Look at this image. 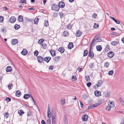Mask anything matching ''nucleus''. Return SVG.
Masks as SVG:
<instances>
[{
  "label": "nucleus",
  "mask_w": 124,
  "mask_h": 124,
  "mask_svg": "<svg viewBox=\"0 0 124 124\" xmlns=\"http://www.w3.org/2000/svg\"><path fill=\"white\" fill-rule=\"evenodd\" d=\"M52 10L58 11L59 9V7L58 5L54 4L52 6Z\"/></svg>",
  "instance_id": "1"
},
{
  "label": "nucleus",
  "mask_w": 124,
  "mask_h": 124,
  "mask_svg": "<svg viewBox=\"0 0 124 124\" xmlns=\"http://www.w3.org/2000/svg\"><path fill=\"white\" fill-rule=\"evenodd\" d=\"M16 18L13 16H12L9 19V22L11 23H13L16 21Z\"/></svg>",
  "instance_id": "2"
},
{
  "label": "nucleus",
  "mask_w": 124,
  "mask_h": 124,
  "mask_svg": "<svg viewBox=\"0 0 124 124\" xmlns=\"http://www.w3.org/2000/svg\"><path fill=\"white\" fill-rule=\"evenodd\" d=\"M107 55L108 57L112 58L113 57L114 55V53L112 51H110L109 53H108Z\"/></svg>",
  "instance_id": "3"
},
{
  "label": "nucleus",
  "mask_w": 124,
  "mask_h": 124,
  "mask_svg": "<svg viewBox=\"0 0 124 124\" xmlns=\"http://www.w3.org/2000/svg\"><path fill=\"white\" fill-rule=\"evenodd\" d=\"M65 4L63 1H61L59 3L58 6L59 7V8H63L64 7Z\"/></svg>",
  "instance_id": "4"
},
{
  "label": "nucleus",
  "mask_w": 124,
  "mask_h": 124,
  "mask_svg": "<svg viewBox=\"0 0 124 124\" xmlns=\"http://www.w3.org/2000/svg\"><path fill=\"white\" fill-rule=\"evenodd\" d=\"M88 118V116L85 114L84 115L82 116V119L83 121H85L87 120Z\"/></svg>",
  "instance_id": "5"
},
{
  "label": "nucleus",
  "mask_w": 124,
  "mask_h": 124,
  "mask_svg": "<svg viewBox=\"0 0 124 124\" xmlns=\"http://www.w3.org/2000/svg\"><path fill=\"white\" fill-rule=\"evenodd\" d=\"M51 58L49 56L46 57H45L43 60L45 61L47 63H48L51 59Z\"/></svg>",
  "instance_id": "6"
},
{
  "label": "nucleus",
  "mask_w": 124,
  "mask_h": 124,
  "mask_svg": "<svg viewBox=\"0 0 124 124\" xmlns=\"http://www.w3.org/2000/svg\"><path fill=\"white\" fill-rule=\"evenodd\" d=\"M37 59L38 62L40 63L42 62L43 60H44L43 58L40 56H38Z\"/></svg>",
  "instance_id": "7"
},
{
  "label": "nucleus",
  "mask_w": 124,
  "mask_h": 124,
  "mask_svg": "<svg viewBox=\"0 0 124 124\" xmlns=\"http://www.w3.org/2000/svg\"><path fill=\"white\" fill-rule=\"evenodd\" d=\"M95 95L96 96L99 97L101 95L100 92L97 91H96L94 92Z\"/></svg>",
  "instance_id": "8"
},
{
  "label": "nucleus",
  "mask_w": 124,
  "mask_h": 124,
  "mask_svg": "<svg viewBox=\"0 0 124 124\" xmlns=\"http://www.w3.org/2000/svg\"><path fill=\"white\" fill-rule=\"evenodd\" d=\"M99 104H93V105H91L88 107V109H89L93 108H94V107H96L99 106Z\"/></svg>",
  "instance_id": "9"
},
{
  "label": "nucleus",
  "mask_w": 124,
  "mask_h": 124,
  "mask_svg": "<svg viewBox=\"0 0 124 124\" xmlns=\"http://www.w3.org/2000/svg\"><path fill=\"white\" fill-rule=\"evenodd\" d=\"M82 34V32L79 30H78L76 33L75 35L77 37L80 36Z\"/></svg>",
  "instance_id": "10"
},
{
  "label": "nucleus",
  "mask_w": 124,
  "mask_h": 124,
  "mask_svg": "<svg viewBox=\"0 0 124 124\" xmlns=\"http://www.w3.org/2000/svg\"><path fill=\"white\" fill-rule=\"evenodd\" d=\"M50 52L52 56H54L55 55V50L51 49L50 50Z\"/></svg>",
  "instance_id": "11"
},
{
  "label": "nucleus",
  "mask_w": 124,
  "mask_h": 124,
  "mask_svg": "<svg viewBox=\"0 0 124 124\" xmlns=\"http://www.w3.org/2000/svg\"><path fill=\"white\" fill-rule=\"evenodd\" d=\"M12 68L10 66H8L6 68V71L7 72H11L12 71Z\"/></svg>",
  "instance_id": "12"
},
{
  "label": "nucleus",
  "mask_w": 124,
  "mask_h": 124,
  "mask_svg": "<svg viewBox=\"0 0 124 124\" xmlns=\"http://www.w3.org/2000/svg\"><path fill=\"white\" fill-rule=\"evenodd\" d=\"M27 53V50L25 49H24L21 52V54L23 55H26Z\"/></svg>",
  "instance_id": "13"
},
{
  "label": "nucleus",
  "mask_w": 124,
  "mask_h": 124,
  "mask_svg": "<svg viewBox=\"0 0 124 124\" xmlns=\"http://www.w3.org/2000/svg\"><path fill=\"white\" fill-rule=\"evenodd\" d=\"M64 49L63 47H60L58 49V51L61 53H63L64 51Z\"/></svg>",
  "instance_id": "14"
},
{
  "label": "nucleus",
  "mask_w": 124,
  "mask_h": 124,
  "mask_svg": "<svg viewBox=\"0 0 124 124\" xmlns=\"http://www.w3.org/2000/svg\"><path fill=\"white\" fill-rule=\"evenodd\" d=\"M73 47V43L72 42L69 43L68 46V47L69 49H71Z\"/></svg>",
  "instance_id": "15"
},
{
  "label": "nucleus",
  "mask_w": 124,
  "mask_h": 124,
  "mask_svg": "<svg viewBox=\"0 0 124 124\" xmlns=\"http://www.w3.org/2000/svg\"><path fill=\"white\" fill-rule=\"evenodd\" d=\"M21 92L20 91H17L16 92V96L18 97H19L21 95Z\"/></svg>",
  "instance_id": "16"
},
{
  "label": "nucleus",
  "mask_w": 124,
  "mask_h": 124,
  "mask_svg": "<svg viewBox=\"0 0 124 124\" xmlns=\"http://www.w3.org/2000/svg\"><path fill=\"white\" fill-rule=\"evenodd\" d=\"M98 84H96V86L97 87H100L101 86L102 84L103 83V82L101 80H99L98 81Z\"/></svg>",
  "instance_id": "17"
},
{
  "label": "nucleus",
  "mask_w": 124,
  "mask_h": 124,
  "mask_svg": "<svg viewBox=\"0 0 124 124\" xmlns=\"http://www.w3.org/2000/svg\"><path fill=\"white\" fill-rule=\"evenodd\" d=\"M47 117L48 118H50L51 117V112L50 109V108H48V110L47 111Z\"/></svg>",
  "instance_id": "18"
},
{
  "label": "nucleus",
  "mask_w": 124,
  "mask_h": 124,
  "mask_svg": "<svg viewBox=\"0 0 124 124\" xmlns=\"http://www.w3.org/2000/svg\"><path fill=\"white\" fill-rule=\"evenodd\" d=\"M18 42V40L16 39H13L12 40V45H15Z\"/></svg>",
  "instance_id": "19"
},
{
  "label": "nucleus",
  "mask_w": 124,
  "mask_h": 124,
  "mask_svg": "<svg viewBox=\"0 0 124 124\" xmlns=\"http://www.w3.org/2000/svg\"><path fill=\"white\" fill-rule=\"evenodd\" d=\"M108 105L111 108H113L115 106V104L113 101L111 102L109 104H108Z\"/></svg>",
  "instance_id": "20"
},
{
  "label": "nucleus",
  "mask_w": 124,
  "mask_h": 124,
  "mask_svg": "<svg viewBox=\"0 0 124 124\" xmlns=\"http://www.w3.org/2000/svg\"><path fill=\"white\" fill-rule=\"evenodd\" d=\"M30 96V95L29 94H26L24 95L23 97L25 99H28Z\"/></svg>",
  "instance_id": "21"
},
{
  "label": "nucleus",
  "mask_w": 124,
  "mask_h": 124,
  "mask_svg": "<svg viewBox=\"0 0 124 124\" xmlns=\"http://www.w3.org/2000/svg\"><path fill=\"white\" fill-rule=\"evenodd\" d=\"M96 49L97 51H100L102 49V47L101 46L99 45L96 46Z\"/></svg>",
  "instance_id": "22"
},
{
  "label": "nucleus",
  "mask_w": 124,
  "mask_h": 124,
  "mask_svg": "<svg viewBox=\"0 0 124 124\" xmlns=\"http://www.w3.org/2000/svg\"><path fill=\"white\" fill-rule=\"evenodd\" d=\"M18 19L19 22H22L23 20L22 16H18Z\"/></svg>",
  "instance_id": "23"
},
{
  "label": "nucleus",
  "mask_w": 124,
  "mask_h": 124,
  "mask_svg": "<svg viewBox=\"0 0 124 124\" xmlns=\"http://www.w3.org/2000/svg\"><path fill=\"white\" fill-rule=\"evenodd\" d=\"M88 55L91 58H92L94 56V54L93 52L89 51Z\"/></svg>",
  "instance_id": "24"
},
{
  "label": "nucleus",
  "mask_w": 124,
  "mask_h": 124,
  "mask_svg": "<svg viewBox=\"0 0 124 124\" xmlns=\"http://www.w3.org/2000/svg\"><path fill=\"white\" fill-rule=\"evenodd\" d=\"M20 26L17 24H16L14 26V28L16 30H17L18 29L20 28Z\"/></svg>",
  "instance_id": "25"
},
{
  "label": "nucleus",
  "mask_w": 124,
  "mask_h": 124,
  "mask_svg": "<svg viewBox=\"0 0 124 124\" xmlns=\"http://www.w3.org/2000/svg\"><path fill=\"white\" fill-rule=\"evenodd\" d=\"M42 47L43 49H45L47 47V46L46 44L44 43H43L42 45Z\"/></svg>",
  "instance_id": "26"
},
{
  "label": "nucleus",
  "mask_w": 124,
  "mask_h": 124,
  "mask_svg": "<svg viewBox=\"0 0 124 124\" xmlns=\"http://www.w3.org/2000/svg\"><path fill=\"white\" fill-rule=\"evenodd\" d=\"M18 113L20 116L22 115L24 113V112L22 110H18Z\"/></svg>",
  "instance_id": "27"
},
{
  "label": "nucleus",
  "mask_w": 124,
  "mask_h": 124,
  "mask_svg": "<svg viewBox=\"0 0 124 124\" xmlns=\"http://www.w3.org/2000/svg\"><path fill=\"white\" fill-rule=\"evenodd\" d=\"M39 19L38 18H36L34 21V23L36 24H37L39 21Z\"/></svg>",
  "instance_id": "28"
},
{
  "label": "nucleus",
  "mask_w": 124,
  "mask_h": 124,
  "mask_svg": "<svg viewBox=\"0 0 124 124\" xmlns=\"http://www.w3.org/2000/svg\"><path fill=\"white\" fill-rule=\"evenodd\" d=\"M9 114L8 113V112H6L4 113V116L5 117L6 119L8 118L9 116Z\"/></svg>",
  "instance_id": "29"
},
{
  "label": "nucleus",
  "mask_w": 124,
  "mask_h": 124,
  "mask_svg": "<svg viewBox=\"0 0 124 124\" xmlns=\"http://www.w3.org/2000/svg\"><path fill=\"white\" fill-rule=\"evenodd\" d=\"M118 43V42L116 41H113L111 42V44L114 46L116 45Z\"/></svg>",
  "instance_id": "30"
},
{
  "label": "nucleus",
  "mask_w": 124,
  "mask_h": 124,
  "mask_svg": "<svg viewBox=\"0 0 124 124\" xmlns=\"http://www.w3.org/2000/svg\"><path fill=\"white\" fill-rule=\"evenodd\" d=\"M68 33L66 31H64L63 33V35L65 37L68 36Z\"/></svg>",
  "instance_id": "31"
},
{
  "label": "nucleus",
  "mask_w": 124,
  "mask_h": 124,
  "mask_svg": "<svg viewBox=\"0 0 124 124\" xmlns=\"http://www.w3.org/2000/svg\"><path fill=\"white\" fill-rule=\"evenodd\" d=\"M88 53V51L86 50H85L84 51V54L83 56H86Z\"/></svg>",
  "instance_id": "32"
},
{
  "label": "nucleus",
  "mask_w": 124,
  "mask_h": 124,
  "mask_svg": "<svg viewBox=\"0 0 124 124\" xmlns=\"http://www.w3.org/2000/svg\"><path fill=\"white\" fill-rule=\"evenodd\" d=\"M44 25L46 26L47 27L49 24L48 23V22L47 20H46L44 21Z\"/></svg>",
  "instance_id": "33"
},
{
  "label": "nucleus",
  "mask_w": 124,
  "mask_h": 124,
  "mask_svg": "<svg viewBox=\"0 0 124 124\" xmlns=\"http://www.w3.org/2000/svg\"><path fill=\"white\" fill-rule=\"evenodd\" d=\"M85 78L87 82H88L90 81V79L89 76H85Z\"/></svg>",
  "instance_id": "34"
},
{
  "label": "nucleus",
  "mask_w": 124,
  "mask_h": 124,
  "mask_svg": "<svg viewBox=\"0 0 124 124\" xmlns=\"http://www.w3.org/2000/svg\"><path fill=\"white\" fill-rule=\"evenodd\" d=\"M111 107L109 106H107L106 107V109L107 111H110L111 110Z\"/></svg>",
  "instance_id": "35"
},
{
  "label": "nucleus",
  "mask_w": 124,
  "mask_h": 124,
  "mask_svg": "<svg viewBox=\"0 0 124 124\" xmlns=\"http://www.w3.org/2000/svg\"><path fill=\"white\" fill-rule=\"evenodd\" d=\"M1 31L3 33H5L7 31V29L4 28H2L1 29Z\"/></svg>",
  "instance_id": "36"
},
{
  "label": "nucleus",
  "mask_w": 124,
  "mask_h": 124,
  "mask_svg": "<svg viewBox=\"0 0 124 124\" xmlns=\"http://www.w3.org/2000/svg\"><path fill=\"white\" fill-rule=\"evenodd\" d=\"M77 79V77L76 76H73L71 80L73 81H75Z\"/></svg>",
  "instance_id": "37"
},
{
  "label": "nucleus",
  "mask_w": 124,
  "mask_h": 124,
  "mask_svg": "<svg viewBox=\"0 0 124 124\" xmlns=\"http://www.w3.org/2000/svg\"><path fill=\"white\" fill-rule=\"evenodd\" d=\"M114 72V71L113 70L111 71H109L108 74L109 75H113Z\"/></svg>",
  "instance_id": "38"
},
{
  "label": "nucleus",
  "mask_w": 124,
  "mask_h": 124,
  "mask_svg": "<svg viewBox=\"0 0 124 124\" xmlns=\"http://www.w3.org/2000/svg\"><path fill=\"white\" fill-rule=\"evenodd\" d=\"M44 41V39H41L39 40L38 42L39 44H41L43 43Z\"/></svg>",
  "instance_id": "39"
},
{
  "label": "nucleus",
  "mask_w": 124,
  "mask_h": 124,
  "mask_svg": "<svg viewBox=\"0 0 124 124\" xmlns=\"http://www.w3.org/2000/svg\"><path fill=\"white\" fill-rule=\"evenodd\" d=\"M119 101L120 102H121L122 105H124V103L123 100L121 98H120L119 99Z\"/></svg>",
  "instance_id": "40"
},
{
  "label": "nucleus",
  "mask_w": 124,
  "mask_h": 124,
  "mask_svg": "<svg viewBox=\"0 0 124 124\" xmlns=\"http://www.w3.org/2000/svg\"><path fill=\"white\" fill-rule=\"evenodd\" d=\"M61 58V57L59 56L57 57H55L54 58V59L55 61H58L60 60Z\"/></svg>",
  "instance_id": "41"
},
{
  "label": "nucleus",
  "mask_w": 124,
  "mask_h": 124,
  "mask_svg": "<svg viewBox=\"0 0 124 124\" xmlns=\"http://www.w3.org/2000/svg\"><path fill=\"white\" fill-rule=\"evenodd\" d=\"M96 42H97L96 39H95L94 38L91 44V45H93V44L94 43H96Z\"/></svg>",
  "instance_id": "42"
},
{
  "label": "nucleus",
  "mask_w": 124,
  "mask_h": 124,
  "mask_svg": "<svg viewBox=\"0 0 124 124\" xmlns=\"http://www.w3.org/2000/svg\"><path fill=\"white\" fill-rule=\"evenodd\" d=\"M38 53L39 52H38V51L36 50L35 51H34V54L35 56H37L38 55Z\"/></svg>",
  "instance_id": "43"
},
{
  "label": "nucleus",
  "mask_w": 124,
  "mask_h": 124,
  "mask_svg": "<svg viewBox=\"0 0 124 124\" xmlns=\"http://www.w3.org/2000/svg\"><path fill=\"white\" fill-rule=\"evenodd\" d=\"M94 46V45H91V44H90V51L92 52V51L93 48V47Z\"/></svg>",
  "instance_id": "44"
},
{
  "label": "nucleus",
  "mask_w": 124,
  "mask_h": 124,
  "mask_svg": "<svg viewBox=\"0 0 124 124\" xmlns=\"http://www.w3.org/2000/svg\"><path fill=\"white\" fill-rule=\"evenodd\" d=\"M67 119L66 116H64V120L65 121V124H67Z\"/></svg>",
  "instance_id": "45"
},
{
  "label": "nucleus",
  "mask_w": 124,
  "mask_h": 124,
  "mask_svg": "<svg viewBox=\"0 0 124 124\" xmlns=\"http://www.w3.org/2000/svg\"><path fill=\"white\" fill-rule=\"evenodd\" d=\"M72 25L71 24H69L67 25V28L69 29H70L72 28Z\"/></svg>",
  "instance_id": "46"
},
{
  "label": "nucleus",
  "mask_w": 124,
  "mask_h": 124,
  "mask_svg": "<svg viewBox=\"0 0 124 124\" xmlns=\"http://www.w3.org/2000/svg\"><path fill=\"white\" fill-rule=\"evenodd\" d=\"M4 18V17L2 16H0V22H2L3 21Z\"/></svg>",
  "instance_id": "47"
},
{
  "label": "nucleus",
  "mask_w": 124,
  "mask_h": 124,
  "mask_svg": "<svg viewBox=\"0 0 124 124\" xmlns=\"http://www.w3.org/2000/svg\"><path fill=\"white\" fill-rule=\"evenodd\" d=\"M109 63L108 62H107L105 63L104 64V66L105 67H106L108 68L109 65Z\"/></svg>",
  "instance_id": "48"
},
{
  "label": "nucleus",
  "mask_w": 124,
  "mask_h": 124,
  "mask_svg": "<svg viewBox=\"0 0 124 124\" xmlns=\"http://www.w3.org/2000/svg\"><path fill=\"white\" fill-rule=\"evenodd\" d=\"M13 86V85L12 84H10L8 85V87L9 90H10L12 89V88H11V87L12 86Z\"/></svg>",
  "instance_id": "49"
},
{
  "label": "nucleus",
  "mask_w": 124,
  "mask_h": 124,
  "mask_svg": "<svg viewBox=\"0 0 124 124\" xmlns=\"http://www.w3.org/2000/svg\"><path fill=\"white\" fill-rule=\"evenodd\" d=\"M65 103V100L64 99L63 100L62 99L60 102V103L62 105H63Z\"/></svg>",
  "instance_id": "50"
},
{
  "label": "nucleus",
  "mask_w": 124,
  "mask_h": 124,
  "mask_svg": "<svg viewBox=\"0 0 124 124\" xmlns=\"http://www.w3.org/2000/svg\"><path fill=\"white\" fill-rule=\"evenodd\" d=\"M5 100H7L9 102L11 101V99L9 97H7L6 98V99H5Z\"/></svg>",
  "instance_id": "51"
},
{
  "label": "nucleus",
  "mask_w": 124,
  "mask_h": 124,
  "mask_svg": "<svg viewBox=\"0 0 124 124\" xmlns=\"http://www.w3.org/2000/svg\"><path fill=\"white\" fill-rule=\"evenodd\" d=\"M91 85V83L90 82L87 83V85L88 87H89Z\"/></svg>",
  "instance_id": "52"
},
{
  "label": "nucleus",
  "mask_w": 124,
  "mask_h": 124,
  "mask_svg": "<svg viewBox=\"0 0 124 124\" xmlns=\"http://www.w3.org/2000/svg\"><path fill=\"white\" fill-rule=\"evenodd\" d=\"M28 116H30L31 115V113L30 111H29L27 113Z\"/></svg>",
  "instance_id": "53"
},
{
  "label": "nucleus",
  "mask_w": 124,
  "mask_h": 124,
  "mask_svg": "<svg viewBox=\"0 0 124 124\" xmlns=\"http://www.w3.org/2000/svg\"><path fill=\"white\" fill-rule=\"evenodd\" d=\"M109 49V46L107 45L106 46V48H105L106 51H108Z\"/></svg>",
  "instance_id": "54"
},
{
  "label": "nucleus",
  "mask_w": 124,
  "mask_h": 124,
  "mask_svg": "<svg viewBox=\"0 0 124 124\" xmlns=\"http://www.w3.org/2000/svg\"><path fill=\"white\" fill-rule=\"evenodd\" d=\"M99 27V25L98 24H96L95 23L94 25V27L95 28H97Z\"/></svg>",
  "instance_id": "55"
},
{
  "label": "nucleus",
  "mask_w": 124,
  "mask_h": 124,
  "mask_svg": "<svg viewBox=\"0 0 124 124\" xmlns=\"http://www.w3.org/2000/svg\"><path fill=\"white\" fill-rule=\"evenodd\" d=\"M114 21L116 23L118 24H119L120 23V22L119 21L117 20L116 19Z\"/></svg>",
  "instance_id": "56"
},
{
  "label": "nucleus",
  "mask_w": 124,
  "mask_h": 124,
  "mask_svg": "<svg viewBox=\"0 0 124 124\" xmlns=\"http://www.w3.org/2000/svg\"><path fill=\"white\" fill-rule=\"evenodd\" d=\"M110 94L109 93H107L105 94V96L106 97H108Z\"/></svg>",
  "instance_id": "57"
},
{
  "label": "nucleus",
  "mask_w": 124,
  "mask_h": 124,
  "mask_svg": "<svg viewBox=\"0 0 124 124\" xmlns=\"http://www.w3.org/2000/svg\"><path fill=\"white\" fill-rule=\"evenodd\" d=\"M47 121V124H51V119L50 118L48 119Z\"/></svg>",
  "instance_id": "58"
},
{
  "label": "nucleus",
  "mask_w": 124,
  "mask_h": 124,
  "mask_svg": "<svg viewBox=\"0 0 124 124\" xmlns=\"http://www.w3.org/2000/svg\"><path fill=\"white\" fill-rule=\"evenodd\" d=\"M52 117H55L56 116V114L54 113H52Z\"/></svg>",
  "instance_id": "59"
},
{
  "label": "nucleus",
  "mask_w": 124,
  "mask_h": 124,
  "mask_svg": "<svg viewBox=\"0 0 124 124\" xmlns=\"http://www.w3.org/2000/svg\"><path fill=\"white\" fill-rule=\"evenodd\" d=\"M99 37V35H96L95 37H94V38L95 39H96V40L97 39H98Z\"/></svg>",
  "instance_id": "60"
},
{
  "label": "nucleus",
  "mask_w": 124,
  "mask_h": 124,
  "mask_svg": "<svg viewBox=\"0 0 124 124\" xmlns=\"http://www.w3.org/2000/svg\"><path fill=\"white\" fill-rule=\"evenodd\" d=\"M102 41V39H101L99 38L97 40V42H100Z\"/></svg>",
  "instance_id": "61"
},
{
  "label": "nucleus",
  "mask_w": 124,
  "mask_h": 124,
  "mask_svg": "<svg viewBox=\"0 0 124 124\" xmlns=\"http://www.w3.org/2000/svg\"><path fill=\"white\" fill-rule=\"evenodd\" d=\"M80 105H81V108H83V104L82 103V102L81 101H80Z\"/></svg>",
  "instance_id": "62"
},
{
  "label": "nucleus",
  "mask_w": 124,
  "mask_h": 124,
  "mask_svg": "<svg viewBox=\"0 0 124 124\" xmlns=\"http://www.w3.org/2000/svg\"><path fill=\"white\" fill-rule=\"evenodd\" d=\"M49 69L50 70H53V66H52V65H51L50 66L49 68Z\"/></svg>",
  "instance_id": "63"
},
{
  "label": "nucleus",
  "mask_w": 124,
  "mask_h": 124,
  "mask_svg": "<svg viewBox=\"0 0 124 124\" xmlns=\"http://www.w3.org/2000/svg\"><path fill=\"white\" fill-rule=\"evenodd\" d=\"M42 124H46V122L44 120H42L41 121Z\"/></svg>",
  "instance_id": "64"
}]
</instances>
